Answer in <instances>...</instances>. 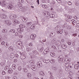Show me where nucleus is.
<instances>
[{
  "instance_id": "nucleus-1",
  "label": "nucleus",
  "mask_w": 79,
  "mask_h": 79,
  "mask_svg": "<svg viewBox=\"0 0 79 79\" xmlns=\"http://www.w3.org/2000/svg\"><path fill=\"white\" fill-rule=\"evenodd\" d=\"M13 23H14V24H15V23H17L18 24H20L19 25V27L21 29H23V25H21V23L19 21V20H18L17 19H14L13 20Z\"/></svg>"
},
{
  "instance_id": "nucleus-2",
  "label": "nucleus",
  "mask_w": 79,
  "mask_h": 79,
  "mask_svg": "<svg viewBox=\"0 0 79 79\" xmlns=\"http://www.w3.org/2000/svg\"><path fill=\"white\" fill-rule=\"evenodd\" d=\"M58 60L59 62L60 63V62H61V61H63V60L64 61V58L62 56H59L58 58Z\"/></svg>"
},
{
  "instance_id": "nucleus-3",
  "label": "nucleus",
  "mask_w": 79,
  "mask_h": 79,
  "mask_svg": "<svg viewBox=\"0 0 79 79\" xmlns=\"http://www.w3.org/2000/svg\"><path fill=\"white\" fill-rule=\"evenodd\" d=\"M35 37H36V35L34 34L31 35L30 36V38L32 40H34Z\"/></svg>"
},
{
  "instance_id": "nucleus-4",
  "label": "nucleus",
  "mask_w": 79,
  "mask_h": 79,
  "mask_svg": "<svg viewBox=\"0 0 79 79\" xmlns=\"http://www.w3.org/2000/svg\"><path fill=\"white\" fill-rule=\"evenodd\" d=\"M13 8V5L12 4H10L7 6V8L9 10H12Z\"/></svg>"
},
{
  "instance_id": "nucleus-5",
  "label": "nucleus",
  "mask_w": 79,
  "mask_h": 79,
  "mask_svg": "<svg viewBox=\"0 0 79 79\" xmlns=\"http://www.w3.org/2000/svg\"><path fill=\"white\" fill-rule=\"evenodd\" d=\"M43 14L45 16H50V13L47 12H44Z\"/></svg>"
},
{
  "instance_id": "nucleus-6",
  "label": "nucleus",
  "mask_w": 79,
  "mask_h": 79,
  "mask_svg": "<svg viewBox=\"0 0 79 79\" xmlns=\"http://www.w3.org/2000/svg\"><path fill=\"white\" fill-rule=\"evenodd\" d=\"M37 65L39 68H40L42 66V64L41 62H38L37 63Z\"/></svg>"
},
{
  "instance_id": "nucleus-7",
  "label": "nucleus",
  "mask_w": 79,
  "mask_h": 79,
  "mask_svg": "<svg viewBox=\"0 0 79 79\" xmlns=\"http://www.w3.org/2000/svg\"><path fill=\"white\" fill-rule=\"evenodd\" d=\"M43 61L45 63H48L50 61L49 60H46V59H44L43 60Z\"/></svg>"
},
{
  "instance_id": "nucleus-8",
  "label": "nucleus",
  "mask_w": 79,
  "mask_h": 79,
  "mask_svg": "<svg viewBox=\"0 0 79 79\" xmlns=\"http://www.w3.org/2000/svg\"><path fill=\"white\" fill-rule=\"evenodd\" d=\"M48 52H49V48H47L44 50V54H47L48 53Z\"/></svg>"
},
{
  "instance_id": "nucleus-9",
  "label": "nucleus",
  "mask_w": 79,
  "mask_h": 79,
  "mask_svg": "<svg viewBox=\"0 0 79 79\" xmlns=\"http://www.w3.org/2000/svg\"><path fill=\"white\" fill-rule=\"evenodd\" d=\"M31 68L33 71H35L36 70V66L34 65H32L31 67Z\"/></svg>"
},
{
  "instance_id": "nucleus-10",
  "label": "nucleus",
  "mask_w": 79,
  "mask_h": 79,
  "mask_svg": "<svg viewBox=\"0 0 79 79\" xmlns=\"http://www.w3.org/2000/svg\"><path fill=\"white\" fill-rule=\"evenodd\" d=\"M55 44H56V45H61V43L60 41L59 40H57L55 42Z\"/></svg>"
},
{
  "instance_id": "nucleus-11",
  "label": "nucleus",
  "mask_w": 79,
  "mask_h": 79,
  "mask_svg": "<svg viewBox=\"0 0 79 79\" xmlns=\"http://www.w3.org/2000/svg\"><path fill=\"white\" fill-rule=\"evenodd\" d=\"M26 56V55H24V54H22L20 56V58L21 60H23V59H25Z\"/></svg>"
},
{
  "instance_id": "nucleus-12",
  "label": "nucleus",
  "mask_w": 79,
  "mask_h": 79,
  "mask_svg": "<svg viewBox=\"0 0 79 79\" xmlns=\"http://www.w3.org/2000/svg\"><path fill=\"white\" fill-rule=\"evenodd\" d=\"M61 47L62 48H64V49H65L67 48V46L64 44H62Z\"/></svg>"
},
{
  "instance_id": "nucleus-13",
  "label": "nucleus",
  "mask_w": 79,
  "mask_h": 79,
  "mask_svg": "<svg viewBox=\"0 0 79 79\" xmlns=\"http://www.w3.org/2000/svg\"><path fill=\"white\" fill-rule=\"evenodd\" d=\"M17 31L19 32H23V29L22 28H19L17 29Z\"/></svg>"
},
{
  "instance_id": "nucleus-14",
  "label": "nucleus",
  "mask_w": 79,
  "mask_h": 79,
  "mask_svg": "<svg viewBox=\"0 0 79 79\" xmlns=\"http://www.w3.org/2000/svg\"><path fill=\"white\" fill-rule=\"evenodd\" d=\"M13 70L11 68H9L8 71V73H10V74H11V73H12L13 72Z\"/></svg>"
},
{
  "instance_id": "nucleus-15",
  "label": "nucleus",
  "mask_w": 79,
  "mask_h": 79,
  "mask_svg": "<svg viewBox=\"0 0 79 79\" xmlns=\"http://www.w3.org/2000/svg\"><path fill=\"white\" fill-rule=\"evenodd\" d=\"M39 74L40 76H45V73L42 71L40 72H39Z\"/></svg>"
},
{
  "instance_id": "nucleus-16",
  "label": "nucleus",
  "mask_w": 79,
  "mask_h": 79,
  "mask_svg": "<svg viewBox=\"0 0 79 79\" xmlns=\"http://www.w3.org/2000/svg\"><path fill=\"white\" fill-rule=\"evenodd\" d=\"M79 65L78 64H75L74 65V68L75 69H78L79 68Z\"/></svg>"
},
{
  "instance_id": "nucleus-17",
  "label": "nucleus",
  "mask_w": 79,
  "mask_h": 79,
  "mask_svg": "<svg viewBox=\"0 0 79 79\" xmlns=\"http://www.w3.org/2000/svg\"><path fill=\"white\" fill-rule=\"evenodd\" d=\"M10 18L11 19H13L14 18H15L16 17H15V15H11L10 16Z\"/></svg>"
},
{
  "instance_id": "nucleus-18",
  "label": "nucleus",
  "mask_w": 79,
  "mask_h": 79,
  "mask_svg": "<svg viewBox=\"0 0 79 79\" xmlns=\"http://www.w3.org/2000/svg\"><path fill=\"white\" fill-rule=\"evenodd\" d=\"M33 53L34 55H37V54H38V52H37V51L36 50L34 51L33 52Z\"/></svg>"
},
{
  "instance_id": "nucleus-19",
  "label": "nucleus",
  "mask_w": 79,
  "mask_h": 79,
  "mask_svg": "<svg viewBox=\"0 0 79 79\" xmlns=\"http://www.w3.org/2000/svg\"><path fill=\"white\" fill-rule=\"evenodd\" d=\"M10 57L11 58H15V54L13 53H11L10 55Z\"/></svg>"
},
{
  "instance_id": "nucleus-20",
  "label": "nucleus",
  "mask_w": 79,
  "mask_h": 79,
  "mask_svg": "<svg viewBox=\"0 0 79 79\" xmlns=\"http://www.w3.org/2000/svg\"><path fill=\"white\" fill-rule=\"evenodd\" d=\"M55 28L56 31H59V30H60V26H57L55 27Z\"/></svg>"
},
{
  "instance_id": "nucleus-21",
  "label": "nucleus",
  "mask_w": 79,
  "mask_h": 79,
  "mask_svg": "<svg viewBox=\"0 0 79 79\" xmlns=\"http://www.w3.org/2000/svg\"><path fill=\"white\" fill-rule=\"evenodd\" d=\"M30 28L31 29H34L35 28V26H34V25H31L30 26Z\"/></svg>"
},
{
  "instance_id": "nucleus-22",
  "label": "nucleus",
  "mask_w": 79,
  "mask_h": 79,
  "mask_svg": "<svg viewBox=\"0 0 79 79\" xmlns=\"http://www.w3.org/2000/svg\"><path fill=\"white\" fill-rule=\"evenodd\" d=\"M29 63L31 64H34L35 62H34V60H30Z\"/></svg>"
},
{
  "instance_id": "nucleus-23",
  "label": "nucleus",
  "mask_w": 79,
  "mask_h": 79,
  "mask_svg": "<svg viewBox=\"0 0 79 79\" xmlns=\"http://www.w3.org/2000/svg\"><path fill=\"white\" fill-rule=\"evenodd\" d=\"M51 35H52V37L55 36V33L54 32H52L51 33Z\"/></svg>"
},
{
  "instance_id": "nucleus-24",
  "label": "nucleus",
  "mask_w": 79,
  "mask_h": 79,
  "mask_svg": "<svg viewBox=\"0 0 79 79\" xmlns=\"http://www.w3.org/2000/svg\"><path fill=\"white\" fill-rule=\"evenodd\" d=\"M2 32L3 33H6L7 32V30L6 29H3L2 30Z\"/></svg>"
},
{
  "instance_id": "nucleus-25",
  "label": "nucleus",
  "mask_w": 79,
  "mask_h": 79,
  "mask_svg": "<svg viewBox=\"0 0 79 79\" xmlns=\"http://www.w3.org/2000/svg\"><path fill=\"white\" fill-rule=\"evenodd\" d=\"M67 18L68 19H73V17L71 16H70L69 15L67 16Z\"/></svg>"
},
{
  "instance_id": "nucleus-26",
  "label": "nucleus",
  "mask_w": 79,
  "mask_h": 79,
  "mask_svg": "<svg viewBox=\"0 0 79 79\" xmlns=\"http://www.w3.org/2000/svg\"><path fill=\"white\" fill-rule=\"evenodd\" d=\"M10 21L9 20H6L4 21V23L5 24H7V23H8V22H9Z\"/></svg>"
},
{
  "instance_id": "nucleus-27",
  "label": "nucleus",
  "mask_w": 79,
  "mask_h": 79,
  "mask_svg": "<svg viewBox=\"0 0 79 79\" xmlns=\"http://www.w3.org/2000/svg\"><path fill=\"white\" fill-rule=\"evenodd\" d=\"M23 71L25 73H27V69H26V68H24L23 69Z\"/></svg>"
},
{
  "instance_id": "nucleus-28",
  "label": "nucleus",
  "mask_w": 79,
  "mask_h": 79,
  "mask_svg": "<svg viewBox=\"0 0 79 79\" xmlns=\"http://www.w3.org/2000/svg\"><path fill=\"white\" fill-rule=\"evenodd\" d=\"M50 17L51 18H53L55 17V15L54 14H51L50 15Z\"/></svg>"
},
{
  "instance_id": "nucleus-29",
  "label": "nucleus",
  "mask_w": 79,
  "mask_h": 79,
  "mask_svg": "<svg viewBox=\"0 0 79 79\" xmlns=\"http://www.w3.org/2000/svg\"><path fill=\"white\" fill-rule=\"evenodd\" d=\"M31 73H28V75H27V77L28 78H30V77H31Z\"/></svg>"
},
{
  "instance_id": "nucleus-30",
  "label": "nucleus",
  "mask_w": 79,
  "mask_h": 79,
  "mask_svg": "<svg viewBox=\"0 0 79 79\" xmlns=\"http://www.w3.org/2000/svg\"><path fill=\"white\" fill-rule=\"evenodd\" d=\"M59 31L60 32V34H62V33H63V29H60L59 30Z\"/></svg>"
},
{
  "instance_id": "nucleus-31",
  "label": "nucleus",
  "mask_w": 79,
  "mask_h": 79,
  "mask_svg": "<svg viewBox=\"0 0 79 79\" xmlns=\"http://www.w3.org/2000/svg\"><path fill=\"white\" fill-rule=\"evenodd\" d=\"M69 65V64H68V63H66L65 64V66L66 68H68Z\"/></svg>"
},
{
  "instance_id": "nucleus-32",
  "label": "nucleus",
  "mask_w": 79,
  "mask_h": 79,
  "mask_svg": "<svg viewBox=\"0 0 79 79\" xmlns=\"http://www.w3.org/2000/svg\"><path fill=\"white\" fill-rule=\"evenodd\" d=\"M65 70L66 71H70V69L69 68L67 67L65 68Z\"/></svg>"
},
{
  "instance_id": "nucleus-33",
  "label": "nucleus",
  "mask_w": 79,
  "mask_h": 79,
  "mask_svg": "<svg viewBox=\"0 0 79 79\" xmlns=\"http://www.w3.org/2000/svg\"><path fill=\"white\" fill-rule=\"evenodd\" d=\"M50 55L52 56H55V53L53 52L51 53Z\"/></svg>"
},
{
  "instance_id": "nucleus-34",
  "label": "nucleus",
  "mask_w": 79,
  "mask_h": 79,
  "mask_svg": "<svg viewBox=\"0 0 79 79\" xmlns=\"http://www.w3.org/2000/svg\"><path fill=\"white\" fill-rule=\"evenodd\" d=\"M7 25H8L9 26H10L11 24V21H9L7 24Z\"/></svg>"
},
{
  "instance_id": "nucleus-35",
  "label": "nucleus",
  "mask_w": 79,
  "mask_h": 79,
  "mask_svg": "<svg viewBox=\"0 0 79 79\" xmlns=\"http://www.w3.org/2000/svg\"><path fill=\"white\" fill-rule=\"evenodd\" d=\"M55 59H52L51 60V62L52 63H55Z\"/></svg>"
},
{
  "instance_id": "nucleus-36",
  "label": "nucleus",
  "mask_w": 79,
  "mask_h": 79,
  "mask_svg": "<svg viewBox=\"0 0 79 79\" xmlns=\"http://www.w3.org/2000/svg\"><path fill=\"white\" fill-rule=\"evenodd\" d=\"M18 69L19 71H21V66H19L18 67Z\"/></svg>"
},
{
  "instance_id": "nucleus-37",
  "label": "nucleus",
  "mask_w": 79,
  "mask_h": 79,
  "mask_svg": "<svg viewBox=\"0 0 79 79\" xmlns=\"http://www.w3.org/2000/svg\"><path fill=\"white\" fill-rule=\"evenodd\" d=\"M27 26H31V24H32V22H28L27 23Z\"/></svg>"
},
{
  "instance_id": "nucleus-38",
  "label": "nucleus",
  "mask_w": 79,
  "mask_h": 79,
  "mask_svg": "<svg viewBox=\"0 0 79 79\" xmlns=\"http://www.w3.org/2000/svg\"><path fill=\"white\" fill-rule=\"evenodd\" d=\"M27 20V19H25L24 18L23 19V22H26Z\"/></svg>"
},
{
  "instance_id": "nucleus-39",
  "label": "nucleus",
  "mask_w": 79,
  "mask_h": 79,
  "mask_svg": "<svg viewBox=\"0 0 79 79\" xmlns=\"http://www.w3.org/2000/svg\"><path fill=\"white\" fill-rule=\"evenodd\" d=\"M20 42L21 44H20V43H18V45H19V46H20V47H22L23 46V45H22V43H21V42Z\"/></svg>"
},
{
  "instance_id": "nucleus-40",
  "label": "nucleus",
  "mask_w": 79,
  "mask_h": 79,
  "mask_svg": "<svg viewBox=\"0 0 79 79\" xmlns=\"http://www.w3.org/2000/svg\"><path fill=\"white\" fill-rule=\"evenodd\" d=\"M26 50L27 52H30L31 51V49L29 48H27Z\"/></svg>"
},
{
  "instance_id": "nucleus-41",
  "label": "nucleus",
  "mask_w": 79,
  "mask_h": 79,
  "mask_svg": "<svg viewBox=\"0 0 79 79\" xmlns=\"http://www.w3.org/2000/svg\"><path fill=\"white\" fill-rule=\"evenodd\" d=\"M16 65H13L12 68L14 69H16Z\"/></svg>"
},
{
  "instance_id": "nucleus-42",
  "label": "nucleus",
  "mask_w": 79,
  "mask_h": 79,
  "mask_svg": "<svg viewBox=\"0 0 79 79\" xmlns=\"http://www.w3.org/2000/svg\"><path fill=\"white\" fill-rule=\"evenodd\" d=\"M68 4H69V5H72V3H71V2L69 1L68 2Z\"/></svg>"
},
{
  "instance_id": "nucleus-43",
  "label": "nucleus",
  "mask_w": 79,
  "mask_h": 79,
  "mask_svg": "<svg viewBox=\"0 0 79 79\" xmlns=\"http://www.w3.org/2000/svg\"><path fill=\"white\" fill-rule=\"evenodd\" d=\"M6 74V72L4 71H3L2 72V75H5Z\"/></svg>"
},
{
  "instance_id": "nucleus-44",
  "label": "nucleus",
  "mask_w": 79,
  "mask_h": 79,
  "mask_svg": "<svg viewBox=\"0 0 79 79\" xmlns=\"http://www.w3.org/2000/svg\"><path fill=\"white\" fill-rule=\"evenodd\" d=\"M6 45L5 46L6 47H8L9 46V44L7 43H6Z\"/></svg>"
},
{
  "instance_id": "nucleus-45",
  "label": "nucleus",
  "mask_w": 79,
  "mask_h": 79,
  "mask_svg": "<svg viewBox=\"0 0 79 79\" xmlns=\"http://www.w3.org/2000/svg\"><path fill=\"white\" fill-rule=\"evenodd\" d=\"M12 34H14V33H15V30L13 29H12Z\"/></svg>"
},
{
  "instance_id": "nucleus-46",
  "label": "nucleus",
  "mask_w": 79,
  "mask_h": 79,
  "mask_svg": "<svg viewBox=\"0 0 79 79\" xmlns=\"http://www.w3.org/2000/svg\"><path fill=\"white\" fill-rule=\"evenodd\" d=\"M19 6V8H20V9H22V8H23V7L22 6V4H21Z\"/></svg>"
},
{
  "instance_id": "nucleus-47",
  "label": "nucleus",
  "mask_w": 79,
  "mask_h": 79,
  "mask_svg": "<svg viewBox=\"0 0 79 79\" xmlns=\"http://www.w3.org/2000/svg\"><path fill=\"white\" fill-rule=\"evenodd\" d=\"M42 7L44 8H46V5H42Z\"/></svg>"
},
{
  "instance_id": "nucleus-48",
  "label": "nucleus",
  "mask_w": 79,
  "mask_h": 79,
  "mask_svg": "<svg viewBox=\"0 0 79 79\" xmlns=\"http://www.w3.org/2000/svg\"><path fill=\"white\" fill-rule=\"evenodd\" d=\"M68 79H73L71 76H69L68 77Z\"/></svg>"
},
{
  "instance_id": "nucleus-49",
  "label": "nucleus",
  "mask_w": 79,
  "mask_h": 79,
  "mask_svg": "<svg viewBox=\"0 0 79 79\" xmlns=\"http://www.w3.org/2000/svg\"><path fill=\"white\" fill-rule=\"evenodd\" d=\"M64 34L65 35H67L68 34V32L65 31L64 32Z\"/></svg>"
},
{
  "instance_id": "nucleus-50",
  "label": "nucleus",
  "mask_w": 79,
  "mask_h": 79,
  "mask_svg": "<svg viewBox=\"0 0 79 79\" xmlns=\"http://www.w3.org/2000/svg\"><path fill=\"white\" fill-rule=\"evenodd\" d=\"M9 49H11V50H12V51H13V48L12 47H10L9 48Z\"/></svg>"
},
{
  "instance_id": "nucleus-51",
  "label": "nucleus",
  "mask_w": 79,
  "mask_h": 79,
  "mask_svg": "<svg viewBox=\"0 0 79 79\" xmlns=\"http://www.w3.org/2000/svg\"><path fill=\"white\" fill-rule=\"evenodd\" d=\"M25 27H26V25H23L22 29L24 28H25Z\"/></svg>"
},
{
  "instance_id": "nucleus-52",
  "label": "nucleus",
  "mask_w": 79,
  "mask_h": 79,
  "mask_svg": "<svg viewBox=\"0 0 79 79\" xmlns=\"http://www.w3.org/2000/svg\"><path fill=\"white\" fill-rule=\"evenodd\" d=\"M5 68L6 69H8L9 68V67L8 66H6L5 67Z\"/></svg>"
},
{
  "instance_id": "nucleus-53",
  "label": "nucleus",
  "mask_w": 79,
  "mask_h": 79,
  "mask_svg": "<svg viewBox=\"0 0 79 79\" xmlns=\"http://www.w3.org/2000/svg\"><path fill=\"white\" fill-rule=\"evenodd\" d=\"M29 45L30 46V47H32V44L31 43L29 44Z\"/></svg>"
},
{
  "instance_id": "nucleus-54",
  "label": "nucleus",
  "mask_w": 79,
  "mask_h": 79,
  "mask_svg": "<svg viewBox=\"0 0 79 79\" xmlns=\"http://www.w3.org/2000/svg\"><path fill=\"white\" fill-rule=\"evenodd\" d=\"M44 50V48L43 47H41L40 48V50H41V51H43Z\"/></svg>"
},
{
  "instance_id": "nucleus-55",
  "label": "nucleus",
  "mask_w": 79,
  "mask_h": 79,
  "mask_svg": "<svg viewBox=\"0 0 79 79\" xmlns=\"http://www.w3.org/2000/svg\"><path fill=\"white\" fill-rule=\"evenodd\" d=\"M5 44V41H2V43H1V44L2 45H3L4 44Z\"/></svg>"
},
{
  "instance_id": "nucleus-56",
  "label": "nucleus",
  "mask_w": 79,
  "mask_h": 79,
  "mask_svg": "<svg viewBox=\"0 0 79 79\" xmlns=\"http://www.w3.org/2000/svg\"><path fill=\"white\" fill-rule=\"evenodd\" d=\"M2 6H6V4H5L4 3H3Z\"/></svg>"
},
{
  "instance_id": "nucleus-57",
  "label": "nucleus",
  "mask_w": 79,
  "mask_h": 79,
  "mask_svg": "<svg viewBox=\"0 0 79 79\" xmlns=\"http://www.w3.org/2000/svg\"><path fill=\"white\" fill-rule=\"evenodd\" d=\"M2 10L3 11V12H7V10H3V9H2Z\"/></svg>"
},
{
  "instance_id": "nucleus-58",
  "label": "nucleus",
  "mask_w": 79,
  "mask_h": 79,
  "mask_svg": "<svg viewBox=\"0 0 79 79\" xmlns=\"http://www.w3.org/2000/svg\"><path fill=\"white\" fill-rule=\"evenodd\" d=\"M6 79H9V77L8 76H6L5 77Z\"/></svg>"
},
{
  "instance_id": "nucleus-59",
  "label": "nucleus",
  "mask_w": 79,
  "mask_h": 79,
  "mask_svg": "<svg viewBox=\"0 0 79 79\" xmlns=\"http://www.w3.org/2000/svg\"><path fill=\"white\" fill-rule=\"evenodd\" d=\"M21 3H20V2H18V3H17V5H18V6H20V5H21Z\"/></svg>"
},
{
  "instance_id": "nucleus-60",
  "label": "nucleus",
  "mask_w": 79,
  "mask_h": 79,
  "mask_svg": "<svg viewBox=\"0 0 79 79\" xmlns=\"http://www.w3.org/2000/svg\"><path fill=\"white\" fill-rule=\"evenodd\" d=\"M26 31L27 32H29L30 31V28H28L27 29Z\"/></svg>"
},
{
  "instance_id": "nucleus-61",
  "label": "nucleus",
  "mask_w": 79,
  "mask_h": 79,
  "mask_svg": "<svg viewBox=\"0 0 79 79\" xmlns=\"http://www.w3.org/2000/svg\"><path fill=\"white\" fill-rule=\"evenodd\" d=\"M67 44H68V45H71V44H72V42H71V41H70V43H67Z\"/></svg>"
},
{
  "instance_id": "nucleus-62",
  "label": "nucleus",
  "mask_w": 79,
  "mask_h": 79,
  "mask_svg": "<svg viewBox=\"0 0 79 79\" xmlns=\"http://www.w3.org/2000/svg\"><path fill=\"white\" fill-rule=\"evenodd\" d=\"M9 32L10 34H12V29L10 30V31H9Z\"/></svg>"
},
{
  "instance_id": "nucleus-63",
  "label": "nucleus",
  "mask_w": 79,
  "mask_h": 79,
  "mask_svg": "<svg viewBox=\"0 0 79 79\" xmlns=\"http://www.w3.org/2000/svg\"><path fill=\"white\" fill-rule=\"evenodd\" d=\"M53 69H54V70H55V71H56V67H54V68H53Z\"/></svg>"
},
{
  "instance_id": "nucleus-64",
  "label": "nucleus",
  "mask_w": 79,
  "mask_h": 79,
  "mask_svg": "<svg viewBox=\"0 0 79 79\" xmlns=\"http://www.w3.org/2000/svg\"><path fill=\"white\" fill-rule=\"evenodd\" d=\"M13 79H17V77H13Z\"/></svg>"
}]
</instances>
